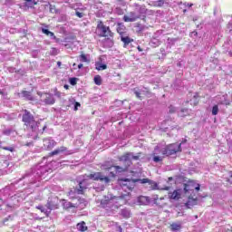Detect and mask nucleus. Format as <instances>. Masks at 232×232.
Segmentation results:
<instances>
[{
  "mask_svg": "<svg viewBox=\"0 0 232 232\" xmlns=\"http://www.w3.org/2000/svg\"><path fill=\"white\" fill-rule=\"evenodd\" d=\"M22 122H24L25 129L29 131H33V133H44V130H46V125H44L42 130H39L41 122L39 121H35V117L28 110H24V113L22 114Z\"/></svg>",
  "mask_w": 232,
  "mask_h": 232,
  "instance_id": "f257e3e1",
  "label": "nucleus"
},
{
  "mask_svg": "<svg viewBox=\"0 0 232 232\" xmlns=\"http://www.w3.org/2000/svg\"><path fill=\"white\" fill-rule=\"evenodd\" d=\"M185 142H188V140H183L180 143H171L163 147L157 145L154 148V151L156 155L160 153L165 158L171 157V155H177V153L182 151V144H185Z\"/></svg>",
  "mask_w": 232,
  "mask_h": 232,
  "instance_id": "f03ea898",
  "label": "nucleus"
},
{
  "mask_svg": "<svg viewBox=\"0 0 232 232\" xmlns=\"http://www.w3.org/2000/svg\"><path fill=\"white\" fill-rule=\"evenodd\" d=\"M118 160L122 162L123 166H114V171H111L112 177H116L117 173H124L128 171V168L132 164L131 160H139V156L133 155L131 152L118 157Z\"/></svg>",
  "mask_w": 232,
  "mask_h": 232,
  "instance_id": "7ed1b4c3",
  "label": "nucleus"
},
{
  "mask_svg": "<svg viewBox=\"0 0 232 232\" xmlns=\"http://www.w3.org/2000/svg\"><path fill=\"white\" fill-rule=\"evenodd\" d=\"M48 171H52V169H49L47 165H37L35 168L33 169L32 173L25 174V177H35V179H44Z\"/></svg>",
  "mask_w": 232,
  "mask_h": 232,
  "instance_id": "20e7f679",
  "label": "nucleus"
},
{
  "mask_svg": "<svg viewBox=\"0 0 232 232\" xmlns=\"http://www.w3.org/2000/svg\"><path fill=\"white\" fill-rule=\"evenodd\" d=\"M97 32L100 37H113V33L110 29V26H106L104 23L98 22Z\"/></svg>",
  "mask_w": 232,
  "mask_h": 232,
  "instance_id": "39448f33",
  "label": "nucleus"
},
{
  "mask_svg": "<svg viewBox=\"0 0 232 232\" xmlns=\"http://www.w3.org/2000/svg\"><path fill=\"white\" fill-rule=\"evenodd\" d=\"M85 180L90 179L91 180H100L101 182H104L105 184H108L110 182V178L102 175L101 172H95L93 174L85 175L84 176Z\"/></svg>",
  "mask_w": 232,
  "mask_h": 232,
  "instance_id": "423d86ee",
  "label": "nucleus"
},
{
  "mask_svg": "<svg viewBox=\"0 0 232 232\" xmlns=\"http://www.w3.org/2000/svg\"><path fill=\"white\" fill-rule=\"evenodd\" d=\"M88 188V184L86 183V179H83L82 181L79 182L78 187L74 188V190H71L69 192V195H73V193H76L77 195H83L84 189Z\"/></svg>",
  "mask_w": 232,
  "mask_h": 232,
  "instance_id": "0eeeda50",
  "label": "nucleus"
},
{
  "mask_svg": "<svg viewBox=\"0 0 232 232\" xmlns=\"http://www.w3.org/2000/svg\"><path fill=\"white\" fill-rule=\"evenodd\" d=\"M118 184L121 186L122 189H129V191H131L135 188V181L130 179H121L118 180Z\"/></svg>",
  "mask_w": 232,
  "mask_h": 232,
  "instance_id": "6e6552de",
  "label": "nucleus"
},
{
  "mask_svg": "<svg viewBox=\"0 0 232 232\" xmlns=\"http://www.w3.org/2000/svg\"><path fill=\"white\" fill-rule=\"evenodd\" d=\"M45 208L49 209V211H53V209H59V198L53 197V198H49Z\"/></svg>",
  "mask_w": 232,
  "mask_h": 232,
  "instance_id": "1a4fd4ad",
  "label": "nucleus"
},
{
  "mask_svg": "<svg viewBox=\"0 0 232 232\" xmlns=\"http://www.w3.org/2000/svg\"><path fill=\"white\" fill-rule=\"evenodd\" d=\"M158 198L159 197L150 198V197L140 196L138 198V203L140 206H148L151 204V202H155V200H157Z\"/></svg>",
  "mask_w": 232,
  "mask_h": 232,
  "instance_id": "9d476101",
  "label": "nucleus"
},
{
  "mask_svg": "<svg viewBox=\"0 0 232 232\" xmlns=\"http://www.w3.org/2000/svg\"><path fill=\"white\" fill-rule=\"evenodd\" d=\"M136 182H140V184H149L150 189H159V185L157 184V182L150 179H137Z\"/></svg>",
  "mask_w": 232,
  "mask_h": 232,
  "instance_id": "9b49d317",
  "label": "nucleus"
},
{
  "mask_svg": "<svg viewBox=\"0 0 232 232\" xmlns=\"http://www.w3.org/2000/svg\"><path fill=\"white\" fill-rule=\"evenodd\" d=\"M183 191L185 195H195V184L193 182L185 183Z\"/></svg>",
  "mask_w": 232,
  "mask_h": 232,
  "instance_id": "f8f14e48",
  "label": "nucleus"
},
{
  "mask_svg": "<svg viewBox=\"0 0 232 232\" xmlns=\"http://www.w3.org/2000/svg\"><path fill=\"white\" fill-rule=\"evenodd\" d=\"M216 101H217L218 104H222L225 106H229V104H230L229 100H227V94L218 95L216 97Z\"/></svg>",
  "mask_w": 232,
  "mask_h": 232,
  "instance_id": "ddd939ff",
  "label": "nucleus"
},
{
  "mask_svg": "<svg viewBox=\"0 0 232 232\" xmlns=\"http://www.w3.org/2000/svg\"><path fill=\"white\" fill-rule=\"evenodd\" d=\"M57 142L53 140L52 138L44 139V150H52Z\"/></svg>",
  "mask_w": 232,
  "mask_h": 232,
  "instance_id": "4468645a",
  "label": "nucleus"
},
{
  "mask_svg": "<svg viewBox=\"0 0 232 232\" xmlns=\"http://www.w3.org/2000/svg\"><path fill=\"white\" fill-rule=\"evenodd\" d=\"M168 197L170 200H179L180 197H182V189H176L173 192H169Z\"/></svg>",
  "mask_w": 232,
  "mask_h": 232,
  "instance_id": "2eb2a0df",
  "label": "nucleus"
},
{
  "mask_svg": "<svg viewBox=\"0 0 232 232\" xmlns=\"http://www.w3.org/2000/svg\"><path fill=\"white\" fill-rule=\"evenodd\" d=\"M198 204V199L197 198H193V195L188 196V199L186 203V207L189 208H193V206H197Z\"/></svg>",
  "mask_w": 232,
  "mask_h": 232,
  "instance_id": "dca6fc26",
  "label": "nucleus"
},
{
  "mask_svg": "<svg viewBox=\"0 0 232 232\" xmlns=\"http://www.w3.org/2000/svg\"><path fill=\"white\" fill-rule=\"evenodd\" d=\"M37 3H39V0H24L23 6L24 8H34Z\"/></svg>",
  "mask_w": 232,
  "mask_h": 232,
  "instance_id": "f3484780",
  "label": "nucleus"
},
{
  "mask_svg": "<svg viewBox=\"0 0 232 232\" xmlns=\"http://www.w3.org/2000/svg\"><path fill=\"white\" fill-rule=\"evenodd\" d=\"M44 102L48 105L55 104V98L53 97V94H46Z\"/></svg>",
  "mask_w": 232,
  "mask_h": 232,
  "instance_id": "a211bd4d",
  "label": "nucleus"
},
{
  "mask_svg": "<svg viewBox=\"0 0 232 232\" xmlns=\"http://www.w3.org/2000/svg\"><path fill=\"white\" fill-rule=\"evenodd\" d=\"M136 12L139 15H141V19H145L148 9H146V6H140L139 8H136Z\"/></svg>",
  "mask_w": 232,
  "mask_h": 232,
  "instance_id": "6ab92c4d",
  "label": "nucleus"
},
{
  "mask_svg": "<svg viewBox=\"0 0 232 232\" xmlns=\"http://www.w3.org/2000/svg\"><path fill=\"white\" fill-rule=\"evenodd\" d=\"M118 34H120L121 37L126 34V26L123 24H117V28H116Z\"/></svg>",
  "mask_w": 232,
  "mask_h": 232,
  "instance_id": "aec40b11",
  "label": "nucleus"
},
{
  "mask_svg": "<svg viewBox=\"0 0 232 232\" xmlns=\"http://www.w3.org/2000/svg\"><path fill=\"white\" fill-rule=\"evenodd\" d=\"M88 206V201L84 198H78V203H76L75 208H80L81 209H84V208Z\"/></svg>",
  "mask_w": 232,
  "mask_h": 232,
  "instance_id": "412c9836",
  "label": "nucleus"
},
{
  "mask_svg": "<svg viewBox=\"0 0 232 232\" xmlns=\"http://www.w3.org/2000/svg\"><path fill=\"white\" fill-rule=\"evenodd\" d=\"M120 215L124 218H130V217H131V210H130L129 208H122L120 211Z\"/></svg>",
  "mask_w": 232,
  "mask_h": 232,
  "instance_id": "4be33fe9",
  "label": "nucleus"
},
{
  "mask_svg": "<svg viewBox=\"0 0 232 232\" xmlns=\"http://www.w3.org/2000/svg\"><path fill=\"white\" fill-rule=\"evenodd\" d=\"M164 159H166V158L164 157V155L159 156V154H157V153L154 151V156H153V158H152L153 162H155L156 164H159V162H162V160H164Z\"/></svg>",
  "mask_w": 232,
  "mask_h": 232,
  "instance_id": "5701e85b",
  "label": "nucleus"
},
{
  "mask_svg": "<svg viewBox=\"0 0 232 232\" xmlns=\"http://www.w3.org/2000/svg\"><path fill=\"white\" fill-rule=\"evenodd\" d=\"M79 61H80L81 63H90V54L82 53V54L79 56Z\"/></svg>",
  "mask_w": 232,
  "mask_h": 232,
  "instance_id": "b1692460",
  "label": "nucleus"
},
{
  "mask_svg": "<svg viewBox=\"0 0 232 232\" xmlns=\"http://www.w3.org/2000/svg\"><path fill=\"white\" fill-rule=\"evenodd\" d=\"M63 209H70V208H75V205L70 201H66V199H63Z\"/></svg>",
  "mask_w": 232,
  "mask_h": 232,
  "instance_id": "393cba45",
  "label": "nucleus"
},
{
  "mask_svg": "<svg viewBox=\"0 0 232 232\" xmlns=\"http://www.w3.org/2000/svg\"><path fill=\"white\" fill-rule=\"evenodd\" d=\"M113 168L115 169V166H111V165H109L108 163H105V164H103V165L102 166V169L104 171H110V177H113V176L111 175V171H113V170H111V169H113Z\"/></svg>",
  "mask_w": 232,
  "mask_h": 232,
  "instance_id": "a878e982",
  "label": "nucleus"
},
{
  "mask_svg": "<svg viewBox=\"0 0 232 232\" xmlns=\"http://www.w3.org/2000/svg\"><path fill=\"white\" fill-rule=\"evenodd\" d=\"M22 97H24V99H27V101H34V96H32V92L27 91L22 92Z\"/></svg>",
  "mask_w": 232,
  "mask_h": 232,
  "instance_id": "bb28decb",
  "label": "nucleus"
},
{
  "mask_svg": "<svg viewBox=\"0 0 232 232\" xmlns=\"http://www.w3.org/2000/svg\"><path fill=\"white\" fill-rule=\"evenodd\" d=\"M121 40L122 43H124V47L126 48L130 43H131L133 40L130 38L129 36H121Z\"/></svg>",
  "mask_w": 232,
  "mask_h": 232,
  "instance_id": "cd10ccee",
  "label": "nucleus"
},
{
  "mask_svg": "<svg viewBox=\"0 0 232 232\" xmlns=\"http://www.w3.org/2000/svg\"><path fill=\"white\" fill-rule=\"evenodd\" d=\"M129 15L130 16V19H134V22H135L137 19H142V15L137 14V11H136V10H135L134 12L129 13Z\"/></svg>",
  "mask_w": 232,
  "mask_h": 232,
  "instance_id": "c85d7f7f",
  "label": "nucleus"
},
{
  "mask_svg": "<svg viewBox=\"0 0 232 232\" xmlns=\"http://www.w3.org/2000/svg\"><path fill=\"white\" fill-rule=\"evenodd\" d=\"M77 229L78 231L84 232L88 229V227H86V223L82 221V223L77 224Z\"/></svg>",
  "mask_w": 232,
  "mask_h": 232,
  "instance_id": "c756f323",
  "label": "nucleus"
},
{
  "mask_svg": "<svg viewBox=\"0 0 232 232\" xmlns=\"http://www.w3.org/2000/svg\"><path fill=\"white\" fill-rule=\"evenodd\" d=\"M42 32L45 35H49L50 37H52V39H57V37H55V34L46 28H42Z\"/></svg>",
  "mask_w": 232,
  "mask_h": 232,
  "instance_id": "7c9ffc66",
  "label": "nucleus"
},
{
  "mask_svg": "<svg viewBox=\"0 0 232 232\" xmlns=\"http://www.w3.org/2000/svg\"><path fill=\"white\" fill-rule=\"evenodd\" d=\"M63 151H66V147H61L59 149L54 150L51 152V155H59V153H63Z\"/></svg>",
  "mask_w": 232,
  "mask_h": 232,
  "instance_id": "2f4dec72",
  "label": "nucleus"
},
{
  "mask_svg": "<svg viewBox=\"0 0 232 232\" xmlns=\"http://www.w3.org/2000/svg\"><path fill=\"white\" fill-rule=\"evenodd\" d=\"M2 150H5V151H11V153H14V151H15V146L11 145V146H1L0 147Z\"/></svg>",
  "mask_w": 232,
  "mask_h": 232,
  "instance_id": "473e14b6",
  "label": "nucleus"
},
{
  "mask_svg": "<svg viewBox=\"0 0 232 232\" xmlns=\"http://www.w3.org/2000/svg\"><path fill=\"white\" fill-rule=\"evenodd\" d=\"M188 109H181V110L178 109L179 117H186V115H188Z\"/></svg>",
  "mask_w": 232,
  "mask_h": 232,
  "instance_id": "72a5a7b5",
  "label": "nucleus"
},
{
  "mask_svg": "<svg viewBox=\"0 0 232 232\" xmlns=\"http://www.w3.org/2000/svg\"><path fill=\"white\" fill-rule=\"evenodd\" d=\"M94 83L97 86H101V84H102V78H101V75L94 76Z\"/></svg>",
  "mask_w": 232,
  "mask_h": 232,
  "instance_id": "f704fd0d",
  "label": "nucleus"
},
{
  "mask_svg": "<svg viewBox=\"0 0 232 232\" xmlns=\"http://www.w3.org/2000/svg\"><path fill=\"white\" fill-rule=\"evenodd\" d=\"M108 68V65L104 64V63H96V70H98V72H101V70H106Z\"/></svg>",
  "mask_w": 232,
  "mask_h": 232,
  "instance_id": "c9c22d12",
  "label": "nucleus"
},
{
  "mask_svg": "<svg viewBox=\"0 0 232 232\" xmlns=\"http://www.w3.org/2000/svg\"><path fill=\"white\" fill-rule=\"evenodd\" d=\"M36 209H40L42 213L46 214V216L48 217V214L50 213V210L48 211L47 208H45L44 206H37Z\"/></svg>",
  "mask_w": 232,
  "mask_h": 232,
  "instance_id": "e433bc0d",
  "label": "nucleus"
},
{
  "mask_svg": "<svg viewBox=\"0 0 232 232\" xmlns=\"http://www.w3.org/2000/svg\"><path fill=\"white\" fill-rule=\"evenodd\" d=\"M123 21H125V23H135V22H134V19L131 18V17L130 16V14L124 15V16H123Z\"/></svg>",
  "mask_w": 232,
  "mask_h": 232,
  "instance_id": "4c0bfd02",
  "label": "nucleus"
},
{
  "mask_svg": "<svg viewBox=\"0 0 232 232\" xmlns=\"http://www.w3.org/2000/svg\"><path fill=\"white\" fill-rule=\"evenodd\" d=\"M170 227L172 231H179L180 229V225L174 223L170 225Z\"/></svg>",
  "mask_w": 232,
  "mask_h": 232,
  "instance_id": "58836bf2",
  "label": "nucleus"
},
{
  "mask_svg": "<svg viewBox=\"0 0 232 232\" xmlns=\"http://www.w3.org/2000/svg\"><path fill=\"white\" fill-rule=\"evenodd\" d=\"M212 115H218V105H214L212 107Z\"/></svg>",
  "mask_w": 232,
  "mask_h": 232,
  "instance_id": "ea45409f",
  "label": "nucleus"
},
{
  "mask_svg": "<svg viewBox=\"0 0 232 232\" xmlns=\"http://www.w3.org/2000/svg\"><path fill=\"white\" fill-rule=\"evenodd\" d=\"M176 111L178 112V111H179V109H176L175 106L170 105V106L169 107V113H175Z\"/></svg>",
  "mask_w": 232,
  "mask_h": 232,
  "instance_id": "a19ab883",
  "label": "nucleus"
},
{
  "mask_svg": "<svg viewBox=\"0 0 232 232\" xmlns=\"http://www.w3.org/2000/svg\"><path fill=\"white\" fill-rule=\"evenodd\" d=\"M167 43L168 44H175V43H177V38H168Z\"/></svg>",
  "mask_w": 232,
  "mask_h": 232,
  "instance_id": "79ce46f5",
  "label": "nucleus"
},
{
  "mask_svg": "<svg viewBox=\"0 0 232 232\" xmlns=\"http://www.w3.org/2000/svg\"><path fill=\"white\" fill-rule=\"evenodd\" d=\"M164 5V0H158L154 2V6H163Z\"/></svg>",
  "mask_w": 232,
  "mask_h": 232,
  "instance_id": "37998d69",
  "label": "nucleus"
},
{
  "mask_svg": "<svg viewBox=\"0 0 232 232\" xmlns=\"http://www.w3.org/2000/svg\"><path fill=\"white\" fill-rule=\"evenodd\" d=\"M151 44H152L154 46H160V41H159V40L153 38V39L151 40Z\"/></svg>",
  "mask_w": 232,
  "mask_h": 232,
  "instance_id": "c03bdc74",
  "label": "nucleus"
},
{
  "mask_svg": "<svg viewBox=\"0 0 232 232\" xmlns=\"http://www.w3.org/2000/svg\"><path fill=\"white\" fill-rule=\"evenodd\" d=\"M102 206L105 207L106 205L110 204V199L106 198L104 199H102L101 201Z\"/></svg>",
  "mask_w": 232,
  "mask_h": 232,
  "instance_id": "a18cd8bd",
  "label": "nucleus"
},
{
  "mask_svg": "<svg viewBox=\"0 0 232 232\" xmlns=\"http://www.w3.org/2000/svg\"><path fill=\"white\" fill-rule=\"evenodd\" d=\"M75 15L77 16V17H79V19H82V17H84V13H81V12H79V11H75Z\"/></svg>",
  "mask_w": 232,
  "mask_h": 232,
  "instance_id": "49530a36",
  "label": "nucleus"
},
{
  "mask_svg": "<svg viewBox=\"0 0 232 232\" xmlns=\"http://www.w3.org/2000/svg\"><path fill=\"white\" fill-rule=\"evenodd\" d=\"M12 129H5L3 130L4 135H11L12 134Z\"/></svg>",
  "mask_w": 232,
  "mask_h": 232,
  "instance_id": "de8ad7c7",
  "label": "nucleus"
},
{
  "mask_svg": "<svg viewBox=\"0 0 232 232\" xmlns=\"http://www.w3.org/2000/svg\"><path fill=\"white\" fill-rule=\"evenodd\" d=\"M14 0H5V6H12V5H14Z\"/></svg>",
  "mask_w": 232,
  "mask_h": 232,
  "instance_id": "09e8293b",
  "label": "nucleus"
},
{
  "mask_svg": "<svg viewBox=\"0 0 232 232\" xmlns=\"http://www.w3.org/2000/svg\"><path fill=\"white\" fill-rule=\"evenodd\" d=\"M134 93H135L136 97H137L138 99H140V101H142V96H140V95H141V92H139V91H134Z\"/></svg>",
  "mask_w": 232,
  "mask_h": 232,
  "instance_id": "8fccbe9b",
  "label": "nucleus"
},
{
  "mask_svg": "<svg viewBox=\"0 0 232 232\" xmlns=\"http://www.w3.org/2000/svg\"><path fill=\"white\" fill-rule=\"evenodd\" d=\"M70 84H72V86H75V84H77V78H71Z\"/></svg>",
  "mask_w": 232,
  "mask_h": 232,
  "instance_id": "3c124183",
  "label": "nucleus"
},
{
  "mask_svg": "<svg viewBox=\"0 0 232 232\" xmlns=\"http://www.w3.org/2000/svg\"><path fill=\"white\" fill-rule=\"evenodd\" d=\"M57 12V9L55 8V5H50V13L55 14Z\"/></svg>",
  "mask_w": 232,
  "mask_h": 232,
  "instance_id": "603ef678",
  "label": "nucleus"
},
{
  "mask_svg": "<svg viewBox=\"0 0 232 232\" xmlns=\"http://www.w3.org/2000/svg\"><path fill=\"white\" fill-rule=\"evenodd\" d=\"M79 108H81V103L76 102L74 103V111H77V110H79Z\"/></svg>",
  "mask_w": 232,
  "mask_h": 232,
  "instance_id": "864d4df0",
  "label": "nucleus"
},
{
  "mask_svg": "<svg viewBox=\"0 0 232 232\" xmlns=\"http://www.w3.org/2000/svg\"><path fill=\"white\" fill-rule=\"evenodd\" d=\"M197 35H198V33H197V31H193L190 33V37H197Z\"/></svg>",
  "mask_w": 232,
  "mask_h": 232,
  "instance_id": "5fc2aeb1",
  "label": "nucleus"
},
{
  "mask_svg": "<svg viewBox=\"0 0 232 232\" xmlns=\"http://www.w3.org/2000/svg\"><path fill=\"white\" fill-rule=\"evenodd\" d=\"M116 231H118V232H122V227H121V226H116Z\"/></svg>",
  "mask_w": 232,
  "mask_h": 232,
  "instance_id": "6e6d98bb",
  "label": "nucleus"
},
{
  "mask_svg": "<svg viewBox=\"0 0 232 232\" xmlns=\"http://www.w3.org/2000/svg\"><path fill=\"white\" fill-rule=\"evenodd\" d=\"M54 95L55 97L61 98V92H56Z\"/></svg>",
  "mask_w": 232,
  "mask_h": 232,
  "instance_id": "4d7b16f0",
  "label": "nucleus"
},
{
  "mask_svg": "<svg viewBox=\"0 0 232 232\" xmlns=\"http://www.w3.org/2000/svg\"><path fill=\"white\" fill-rule=\"evenodd\" d=\"M194 189H196V191H200V185H198L197 187L194 186Z\"/></svg>",
  "mask_w": 232,
  "mask_h": 232,
  "instance_id": "13d9d810",
  "label": "nucleus"
},
{
  "mask_svg": "<svg viewBox=\"0 0 232 232\" xmlns=\"http://www.w3.org/2000/svg\"><path fill=\"white\" fill-rule=\"evenodd\" d=\"M194 104H198V101H197V96H194Z\"/></svg>",
  "mask_w": 232,
  "mask_h": 232,
  "instance_id": "bf43d9fd",
  "label": "nucleus"
},
{
  "mask_svg": "<svg viewBox=\"0 0 232 232\" xmlns=\"http://www.w3.org/2000/svg\"><path fill=\"white\" fill-rule=\"evenodd\" d=\"M192 21H194V23H195V21H198V16H194Z\"/></svg>",
  "mask_w": 232,
  "mask_h": 232,
  "instance_id": "052dcab7",
  "label": "nucleus"
},
{
  "mask_svg": "<svg viewBox=\"0 0 232 232\" xmlns=\"http://www.w3.org/2000/svg\"><path fill=\"white\" fill-rule=\"evenodd\" d=\"M170 188L171 187H165L163 189H165V191H169Z\"/></svg>",
  "mask_w": 232,
  "mask_h": 232,
  "instance_id": "680f3d73",
  "label": "nucleus"
},
{
  "mask_svg": "<svg viewBox=\"0 0 232 232\" xmlns=\"http://www.w3.org/2000/svg\"><path fill=\"white\" fill-rule=\"evenodd\" d=\"M187 6H188L190 8V6H193V4H189V3H187L185 4Z\"/></svg>",
  "mask_w": 232,
  "mask_h": 232,
  "instance_id": "e2e57ef3",
  "label": "nucleus"
},
{
  "mask_svg": "<svg viewBox=\"0 0 232 232\" xmlns=\"http://www.w3.org/2000/svg\"><path fill=\"white\" fill-rule=\"evenodd\" d=\"M82 66H83L82 63L78 64L79 70H81L82 68Z\"/></svg>",
  "mask_w": 232,
  "mask_h": 232,
  "instance_id": "0e129e2a",
  "label": "nucleus"
},
{
  "mask_svg": "<svg viewBox=\"0 0 232 232\" xmlns=\"http://www.w3.org/2000/svg\"><path fill=\"white\" fill-rule=\"evenodd\" d=\"M137 48H138V50H139L140 52H142V51H143L142 48H140V46H138Z\"/></svg>",
  "mask_w": 232,
  "mask_h": 232,
  "instance_id": "69168bd1",
  "label": "nucleus"
},
{
  "mask_svg": "<svg viewBox=\"0 0 232 232\" xmlns=\"http://www.w3.org/2000/svg\"><path fill=\"white\" fill-rule=\"evenodd\" d=\"M229 55H230V57H232V51L229 52Z\"/></svg>",
  "mask_w": 232,
  "mask_h": 232,
  "instance_id": "338daca9",
  "label": "nucleus"
},
{
  "mask_svg": "<svg viewBox=\"0 0 232 232\" xmlns=\"http://www.w3.org/2000/svg\"><path fill=\"white\" fill-rule=\"evenodd\" d=\"M58 66H61V62H57Z\"/></svg>",
  "mask_w": 232,
  "mask_h": 232,
  "instance_id": "774afa93",
  "label": "nucleus"
}]
</instances>
